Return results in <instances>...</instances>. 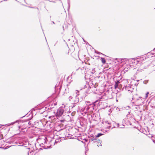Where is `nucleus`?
Listing matches in <instances>:
<instances>
[{"mask_svg":"<svg viewBox=\"0 0 155 155\" xmlns=\"http://www.w3.org/2000/svg\"><path fill=\"white\" fill-rule=\"evenodd\" d=\"M103 134H97V135L96 136V137H99L100 136H101Z\"/></svg>","mask_w":155,"mask_h":155,"instance_id":"4","label":"nucleus"},{"mask_svg":"<svg viewBox=\"0 0 155 155\" xmlns=\"http://www.w3.org/2000/svg\"><path fill=\"white\" fill-rule=\"evenodd\" d=\"M119 81H117V82H116L115 83V84L114 85V87L115 89H116L118 86V84L119 83Z\"/></svg>","mask_w":155,"mask_h":155,"instance_id":"3","label":"nucleus"},{"mask_svg":"<svg viewBox=\"0 0 155 155\" xmlns=\"http://www.w3.org/2000/svg\"><path fill=\"white\" fill-rule=\"evenodd\" d=\"M149 92H147L146 94V97L147 98L148 97V95L149 94Z\"/></svg>","mask_w":155,"mask_h":155,"instance_id":"5","label":"nucleus"},{"mask_svg":"<svg viewBox=\"0 0 155 155\" xmlns=\"http://www.w3.org/2000/svg\"><path fill=\"white\" fill-rule=\"evenodd\" d=\"M101 59L102 63L103 64H104L106 63V60L104 58H101Z\"/></svg>","mask_w":155,"mask_h":155,"instance_id":"2","label":"nucleus"},{"mask_svg":"<svg viewBox=\"0 0 155 155\" xmlns=\"http://www.w3.org/2000/svg\"><path fill=\"white\" fill-rule=\"evenodd\" d=\"M63 110L61 108L58 109L56 114V115L58 116H61L63 114Z\"/></svg>","mask_w":155,"mask_h":155,"instance_id":"1","label":"nucleus"}]
</instances>
